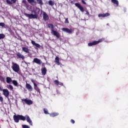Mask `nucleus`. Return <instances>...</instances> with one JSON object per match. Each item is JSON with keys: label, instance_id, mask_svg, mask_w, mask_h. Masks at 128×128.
Masks as SVG:
<instances>
[{"label": "nucleus", "instance_id": "f257e3e1", "mask_svg": "<svg viewBox=\"0 0 128 128\" xmlns=\"http://www.w3.org/2000/svg\"><path fill=\"white\" fill-rule=\"evenodd\" d=\"M48 28H51V34H52L56 36L58 38H60V34L58 32L54 30V26L52 24H48Z\"/></svg>", "mask_w": 128, "mask_h": 128}, {"label": "nucleus", "instance_id": "f03ea898", "mask_svg": "<svg viewBox=\"0 0 128 128\" xmlns=\"http://www.w3.org/2000/svg\"><path fill=\"white\" fill-rule=\"evenodd\" d=\"M32 14H28L26 13H24V14L26 16V18H28L30 19L38 18V13H36V12L32 11Z\"/></svg>", "mask_w": 128, "mask_h": 128}, {"label": "nucleus", "instance_id": "7ed1b4c3", "mask_svg": "<svg viewBox=\"0 0 128 128\" xmlns=\"http://www.w3.org/2000/svg\"><path fill=\"white\" fill-rule=\"evenodd\" d=\"M13 66H12L13 70L15 72H20V66L16 63H12Z\"/></svg>", "mask_w": 128, "mask_h": 128}, {"label": "nucleus", "instance_id": "20e7f679", "mask_svg": "<svg viewBox=\"0 0 128 128\" xmlns=\"http://www.w3.org/2000/svg\"><path fill=\"white\" fill-rule=\"evenodd\" d=\"M102 42V39H100L98 41H94L92 42H90L88 44V46H96V44H100V42Z\"/></svg>", "mask_w": 128, "mask_h": 128}, {"label": "nucleus", "instance_id": "39448f33", "mask_svg": "<svg viewBox=\"0 0 128 128\" xmlns=\"http://www.w3.org/2000/svg\"><path fill=\"white\" fill-rule=\"evenodd\" d=\"M75 6H76L78 8H79V10H80V12H84V7L82 5H80V4L78 3H76Z\"/></svg>", "mask_w": 128, "mask_h": 128}, {"label": "nucleus", "instance_id": "423d86ee", "mask_svg": "<svg viewBox=\"0 0 128 128\" xmlns=\"http://www.w3.org/2000/svg\"><path fill=\"white\" fill-rule=\"evenodd\" d=\"M2 92L3 94L4 95L6 98H8V96H10V92L8 91V89H4L2 90Z\"/></svg>", "mask_w": 128, "mask_h": 128}, {"label": "nucleus", "instance_id": "0eeeda50", "mask_svg": "<svg viewBox=\"0 0 128 128\" xmlns=\"http://www.w3.org/2000/svg\"><path fill=\"white\" fill-rule=\"evenodd\" d=\"M26 120L27 122H28L30 126H32V120H30V116L26 115Z\"/></svg>", "mask_w": 128, "mask_h": 128}, {"label": "nucleus", "instance_id": "6e6552de", "mask_svg": "<svg viewBox=\"0 0 128 128\" xmlns=\"http://www.w3.org/2000/svg\"><path fill=\"white\" fill-rule=\"evenodd\" d=\"M33 62H36V64H42V62L38 58H34Z\"/></svg>", "mask_w": 128, "mask_h": 128}, {"label": "nucleus", "instance_id": "1a4fd4ad", "mask_svg": "<svg viewBox=\"0 0 128 128\" xmlns=\"http://www.w3.org/2000/svg\"><path fill=\"white\" fill-rule=\"evenodd\" d=\"M62 30H63V32H66L67 34H72V30H70L68 28H62Z\"/></svg>", "mask_w": 128, "mask_h": 128}, {"label": "nucleus", "instance_id": "9d476101", "mask_svg": "<svg viewBox=\"0 0 128 128\" xmlns=\"http://www.w3.org/2000/svg\"><path fill=\"white\" fill-rule=\"evenodd\" d=\"M26 88L29 90V92H32V86H30V84L26 83Z\"/></svg>", "mask_w": 128, "mask_h": 128}, {"label": "nucleus", "instance_id": "9b49d317", "mask_svg": "<svg viewBox=\"0 0 128 128\" xmlns=\"http://www.w3.org/2000/svg\"><path fill=\"white\" fill-rule=\"evenodd\" d=\"M22 102H24L26 104H28L29 106L30 104H32V100H28L26 99H22Z\"/></svg>", "mask_w": 128, "mask_h": 128}, {"label": "nucleus", "instance_id": "f8f14e48", "mask_svg": "<svg viewBox=\"0 0 128 128\" xmlns=\"http://www.w3.org/2000/svg\"><path fill=\"white\" fill-rule=\"evenodd\" d=\"M41 71L42 76H46V74L47 70L45 66H44L42 68Z\"/></svg>", "mask_w": 128, "mask_h": 128}, {"label": "nucleus", "instance_id": "ddd939ff", "mask_svg": "<svg viewBox=\"0 0 128 128\" xmlns=\"http://www.w3.org/2000/svg\"><path fill=\"white\" fill-rule=\"evenodd\" d=\"M31 42L33 46H36V48H40L42 47L40 44L36 43V42L34 40H32Z\"/></svg>", "mask_w": 128, "mask_h": 128}, {"label": "nucleus", "instance_id": "4468645a", "mask_svg": "<svg viewBox=\"0 0 128 128\" xmlns=\"http://www.w3.org/2000/svg\"><path fill=\"white\" fill-rule=\"evenodd\" d=\"M14 120L15 122H20V117L19 115H14Z\"/></svg>", "mask_w": 128, "mask_h": 128}, {"label": "nucleus", "instance_id": "2eb2a0df", "mask_svg": "<svg viewBox=\"0 0 128 128\" xmlns=\"http://www.w3.org/2000/svg\"><path fill=\"white\" fill-rule=\"evenodd\" d=\"M43 19L44 20H48V14L46 13V12H43Z\"/></svg>", "mask_w": 128, "mask_h": 128}, {"label": "nucleus", "instance_id": "dca6fc26", "mask_svg": "<svg viewBox=\"0 0 128 128\" xmlns=\"http://www.w3.org/2000/svg\"><path fill=\"white\" fill-rule=\"evenodd\" d=\"M16 55L18 58H22V60H24V55H22L20 52L16 53Z\"/></svg>", "mask_w": 128, "mask_h": 128}, {"label": "nucleus", "instance_id": "f3484780", "mask_svg": "<svg viewBox=\"0 0 128 128\" xmlns=\"http://www.w3.org/2000/svg\"><path fill=\"white\" fill-rule=\"evenodd\" d=\"M54 82L55 84H56V86H64V83H62V82H60L58 80H55L54 81Z\"/></svg>", "mask_w": 128, "mask_h": 128}, {"label": "nucleus", "instance_id": "a211bd4d", "mask_svg": "<svg viewBox=\"0 0 128 128\" xmlns=\"http://www.w3.org/2000/svg\"><path fill=\"white\" fill-rule=\"evenodd\" d=\"M22 50L24 52H26V54H30V50L26 47H22Z\"/></svg>", "mask_w": 128, "mask_h": 128}, {"label": "nucleus", "instance_id": "6ab92c4d", "mask_svg": "<svg viewBox=\"0 0 128 128\" xmlns=\"http://www.w3.org/2000/svg\"><path fill=\"white\" fill-rule=\"evenodd\" d=\"M6 82L7 84H10V82H12V78H10V77H7L6 78Z\"/></svg>", "mask_w": 128, "mask_h": 128}, {"label": "nucleus", "instance_id": "aec40b11", "mask_svg": "<svg viewBox=\"0 0 128 128\" xmlns=\"http://www.w3.org/2000/svg\"><path fill=\"white\" fill-rule=\"evenodd\" d=\"M112 2L116 4V6H118V0H111Z\"/></svg>", "mask_w": 128, "mask_h": 128}, {"label": "nucleus", "instance_id": "412c9836", "mask_svg": "<svg viewBox=\"0 0 128 128\" xmlns=\"http://www.w3.org/2000/svg\"><path fill=\"white\" fill-rule=\"evenodd\" d=\"M28 2H29V4H33L34 6V4H36V2H34V0H27Z\"/></svg>", "mask_w": 128, "mask_h": 128}, {"label": "nucleus", "instance_id": "4be33fe9", "mask_svg": "<svg viewBox=\"0 0 128 128\" xmlns=\"http://www.w3.org/2000/svg\"><path fill=\"white\" fill-rule=\"evenodd\" d=\"M26 116H23L22 115H19V120H26Z\"/></svg>", "mask_w": 128, "mask_h": 128}, {"label": "nucleus", "instance_id": "5701e85b", "mask_svg": "<svg viewBox=\"0 0 128 128\" xmlns=\"http://www.w3.org/2000/svg\"><path fill=\"white\" fill-rule=\"evenodd\" d=\"M55 62L58 66H60V59L58 57L55 58Z\"/></svg>", "mask_w": 128, "mask_h": 128}, {"label": "nucleus", "instance_id": "b1692460", "mask_svg": "<svg viewBox=\"0 0 128 128\" xmlns=\"http://www.w3.org/2000/svg\"><path fill=\"white\" fill-rule=\"evenodd\" d=\"M50 116L52 118H54V116H58V113H56V112L51 113L50 114Z\"/></svg>", "mask_w": 128, "mask_h": 128}, {"label": "nucleus", "instance_id": "393cba45", "mask_svg": "<svg viewBox=\"0 0 128 128\" xmlns=\"http://www.w3.org/2000/svg\"><path fill=\"white\" fill-rule=\"evenodd\" d=\"M12 82L13 84H14V86H18V82L16 80H13L12 81Z\"/></svg>", "mask_w": 128, "mask_h": 128}, {"label": "nucleus", "instance_id": "a878e982", "mask_svg": "<svg viewBox=\"0 0 128 128\" xmlns=\"http://www.w3.org/2000/svg\"><path fill=\"white\" fill-rule=\"evenodd\" d=\"M7 88L10 90H14V86H12V85H7Z\"/></svg>", "mask_w": 128, "mask_h": 128}, {"label": "nucleus", "instance_id": "bb28decb", "mask_svg": "<svg viewBox=\"0 0 128 128\" xmlns=\"http://www.w3.org/2000/svg\"><path fill=\"white\" fill-rule=\"evenodd\" d=\"M36 1L37 3L38 4H40L42 6L44 4L42 0H36Z\"/></svg>", "mask_w": 128, "mask_h": 128}, {"label": "nucleus", "instance_id": "cd10ccee", "mask_svg": "<svg viewBox=\"0 0 128 128\" xmlns=\"http://www.w3.org/2000/svg\"><path fill=\"white\" fill-rule=\"evenodd\" d=\"M48 4L50 6H54V2L52 0H50L48 2Z\"/></svg>", "mask_w": 128, "mask_h": 128}, {"label": "nucleus", "instance_id": "c85d7f7f", "mask_svg": "<svg viewBox=\"0 0 128 128\" xmlns=\"http://www.w3.org/2000/svg\"><path fill=\"white\" fill-rule=\"evenodd\" d=\"M0 80H1V82H4V81L6 80V78H4L3 76H0Z\"/></svg>", "mask_w": 128, "mask_h": 128}, {"label": "nucleus", "instance_id": "c756f323", "mask_svg": "<svg viewBox=\"0 0 128 128\" xmlns=\"http://www.w3.org/2000/svg\"><path fill=\"white\" fill-rule=\"evenodd\" d=\"M6 37V36L4 34H0V40H2V38H4Z\"/></svg>", "mask_w": 128, "mask_h": 128}, {"label": "nucleus", "instance_id": "7c9ffc66", "mask_svg": "<svg viewBox=\"0 0 128 128\" xmlns=\"http://www.w3.org/2000/svg\"><path fill=\"white\" fill-rule=\"evenodd\" d=\"M104 18H106V16H110V13H106V14H103Z\"/></svg>", "mask_w": 128, "mask_h": 128}, {"label": "nucleus", "instance_id": "2f4dec72", "mask_svg": "<svg viewBox=\"0 0 128 128\" xmlns=\"http://www.w3.org/2000/svg\"><path fill=\"white\" fill-rule=\"evenodd\" d=\"M44 113L46 114H48V109H46V108H44Z\"/></svg>", "mask_w": 128, "mask_h": 128}, {"label": "nucleus", "instance_id": "473e14b6", "mask_svg": "<svg viewBox=\"0 0 128 128\" xmlns=\"http://www.w3.org/2000/svg\"><path fill=\"white\" fill-rule=\"evenodd\" d=\"M34 90H36L38 92H40V90L38 88V87H34Z\"/></svg>", "mask_w": 128, "mask_h": 128}, {"label": "nucleus", "instance_id": "72a5a7b5", "mask_svg": "<svg viewBox=\"0 0 128 128\" xmlns=\"http://www.w3.org/2000/svg\"><path fill=\"white\" fill-rule=\"evenodd\" d=\"M6 2L7 4H12V2L10 0H6Z\"/></svg>", "mask_w": 128, "mask_h": 128}, {"label": "nucleus", "instance_id": "f704fd0d", "mask_svg": "<svg viewBox=\"0 0 128 128\" xmlns=\"http://www.w3.org/2000/svg\"><path fill=\"white\" fill-rule=\"evenodd\" d=\"M22 128H30V126L28 125H22Z\"/></svg>", "mask_w": 128, "mask_h": 128}, {"label": "nucleus", "instance_id": "c9c22d12", "mask_svg": "<svg viewBox=\"0 0 128 128\" xmlns=\"http://www.w3.org/2000/svg\"><path fill=\"white\" fill-rule=\"evenodd\" d=\"M4 26H5L4 23V22H0V26H2V27H4Z\"/></svg>", "mask_w": 128, "mask_h": 128}, {"label": "nucleus", "instance_id": "e433bc0d", "mask_svg": "<svg viewBox=\"0 0 128 128\" xmlns=\"http://www.w3.org/2000/svg\"><path fill=\"white\" fill-rule=\"evenodd\" d=\"M98 16L99 18H100V16H102V18H104V14H100L98 15Z\"/></svg>", "mask_w": 128, "mask_h": 128}, {"label": "nucleus", "instance_id": "4c0bfd02", "mask_svg": "<svg viewBox=\"0 0 128 128\" xmlns=\"http://www.w3.org/2000/svg\"><path fill=\"white\" fill-rule=\"evenodd\" d=\"M0 102H4V98L2 96H0Z\"/></svg>", "mask_w": 128, "mask_h": 128}, {"label": "nucleus", "instance_id": "58836bf2", "mask_svg": "<svg viewBox=\"0 0 128 128\" xmlns=\"http://www.w3.org/2000/svg\"><path fill=\"white\" fill-rule=\"evenodd\" d=\"M22 4H26V0H23L22 1Z\"/></svg>", "mask_w": 128, "mask_h": 128}, {"label": "nucleus", "instance_id": "ea45409f", "mask_svg": "<svg viewBox=\"0 0 128 128\" xmlns=\"http://www.w3.org/2000/svg\"><path fill=\"white\" fill-rule=\"evenodd\" d=\"M82 2L84 4H86V2H84V0H82Z\"/></svg>", "mask_w": 128, "mask_h": 128}, {"label": "nucleus", "instance_id": "a19ab883", "mask_svg": "<svg viewBox=\"0 0 128 128\" xmlns=\"http://www.w3.org/2000/svg\"><path fill=\"white\" fill-rule=\"evenodd\" d=\"M86 14H87V16H90V12H88V11L86 10Z\"/></svg>", "mask_w": 128, "mask_h": 128}, {"label": "nucleus", "instance_id": "79ce46f5", "mask_svg": "<svg viewBox=\"0 0 128 128\" xmlns=\"http://www.w3.org/2000/svg\"><path fill=\"white\" fill-rule=\"evenodd\" d=\"M34 88L38 86V85L35 82H34Z\"/></svg>", "mask_w": 128, "mask_h": 128}, {"label": "nucleus", "instance_id": "37998d69", "mask_svg": "<svg viewBox=\"0 0 128 128\" xmlns=\"http://www.w3.org/2000/svg\"><path fill=\"white\" fill-rule=\"evenodd\" d=\"M12 2H13V4H16V0H11Z\"/></svg>", "mask_w": 128, "mask_h": 128}, {"label": "nucleus", "instance_id": "c03bdc74", "mask_svg": "<svg viewBox=\"0 0 128 128\" xmlns=\"http://www.w3.org/2000/svg\"><path fill=\"white\" fill-rule=\"evenodd\" d=\"M70 122H72V124H74V120H71Z\"/></svg>", "mask_w": 128, "mask_h": 128}, {"label": "nucleus", "instance_id": "a18cd8bd", "mask_svg": "<svg viewBox=\"0 0 128 128\" xmlns=\"http://www.w3.org/2000/svg\"><path fill=\"white\" fill-rule=\"evenodd\" d=\"M66 22L67 24H68V18L66 19Z\"/></svg>", "mask_w": 128, "mask_h": 128}, {"label": "nucleus", "instance_id": "49530a36", "mask_svg": "<svg viewBox=\"0 0 128 128\" xmlns=\"http://www.w3.org/2000/svg\"><path fill=\"white\" fill-rule=\"evenodd\" d=\"M0 90L2 91L4 90V89H2V88L1 87H0Z\"/></svg>", "mask_w": 128, "mask_h": 128}, {"label": "nucleus", "instance_id": "de8ad7c7", "mask_svg": "<svg viewBox=\"0 0 128 128\" xmlns=\"http://www.w3.org/2000/svg\"><path fill=\"white\" fill-rule=\"evenodd\" d=\"M32 82L34 84V80H32Z\"/></svg>", "mask_w": 128, "mask_h": 128}, {"label": "nucleus", "instance_id": "09e8293b", "mask_svg": "<svg viewBox=\"0 0 128 128\" xmlns=\"http://www.w3.org/2000/svg\"><path fill=\"white\" fill-rule=\"evenodd\" d=\"M24 64H28V63L26 62H24Z\"/></svg>", "mask_w": 128, "mask_h": 128}, {"label": "nucleus", "instance_id": "8fccbe9b", "mask_svg": "<svg viewBox=\"0 0 128 128\" xmlns=\"http://www.w3.org/2000/svg\"><path fill=\"white\" fill-rule=\"evenodd\" d=\"M44 64L42 63V66H44Z\"/></svg>", "mask_w": 128, "mask_h": 128}, {"label": "nucleus", "instance_id": "3c124183", "mask_svg": "<svg viewBox=\"0 0 128 128\" xmlns=\"http://www.w3.org/2000/svg\"><path fill=\"white\" fill-rule=\"evenodd\" d=\"M38 12H40V9H38Z\"/></svg>", "mask_w": 128, "mask_h": 128}]
</instances>
